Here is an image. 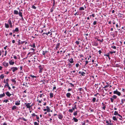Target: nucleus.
I'll return each instance as SVG.
<instances>
[{"label":"nucleus","mask_w":125,"mask_h":125,"mask_svg":"<svg viewBox=\"0 0 125 125\" xmlns=\"http://www.w3.org/2000/svg\"><path fill=\"white\" fill-rule=\"evenodd\" d=\"M31 103H25L24 104L27 108H29V110L30 109V108L32 106V105H30Z\"/></svg>","instance_id":"obj_1"},{"label":"nucleus","mask_w":125,"mask_h":125,"mask_svg":"<svg viewBox=\"0 0 125 125\" xmlns=\"http://www.w3.org/2000/svg\"><path fill=\"white\" fill-rule=\"evenodd\" d=\"M113 93L114 94H117L119 96H120L121 95V93L118 91L117 89L113 92Z\"/></svg>","instance_id":"obj_2"},{"label":"nucleus","mask_w":125,"mask_h":125,"mask_svg":"<svg viewBox=\"0 0 125 125\" xmlns=\"http://www.w3.org/2000/svg\"><path fill=\"white\" fill-rule=\"evenodd\" d=\"M38 68L39 69V73H42V70H43V68L42 67V65H40L39 66H38Z\"/></svg>","instance_id":"obj_3"},{"label":"nucleus","mask_w":125,"mask_h":125,"mask_svg":"<svg viewBox=\"0 0 125 125\" xmlns=\"http://www.w3.org/2000/svg\"><path fill=\"white\" fill-rule=\"evenodd\" d=\"M10 69L12 70V71L13 72H14L18 70V68L16 67H12L10 68Z\"/></svg>","instance_id":"obj_4"},{"label":"nucleus","mask_w":125,"mask_h":125,"mask_svg":"<svg viewBox=\"0 0 125 125\" xmlns=\"http://www.w3.org/2000/svg\"><path fill=\"white\" fill-rule=\"evenodd\" d=\"M17 42H18V45H21V44H22L24 43V41H21L20 39H18Z\"/></svg>","instance_id":"obj_5"},{"label":"nucleus","mask_w":125,"mask_h":125,"mask_svg":"<svg viewBox=\"0 0 125 125\" xmlns=\"http://www.w3.org/2000/svg\"><path fill=\"white\" fill-rule=\"evenodd\" d=\"M106 123V125H112V123H111V121L110 120H105Z\"/></svg>","instance_id":"obj_6"},{"label":"nucleus","mask_w":125,"mask_h":125,"mask_svg":"<svg viewBox=\"0 0 125 125\" xmlns=\"http://www.w3.org/2000/svg\"><path fill=\"white\" fill-rule=\"evenodd\" d=\"M2 65L4 66L6 68L9 66V64L8 62H5L2 63Z\"/></svg>","instance_id":"obj_7"},{"label":"nucleus","mask_w":125,"mask_h":125,"mask_svg":"<svg viewBox=\"0 0 125 125\" xmlns=\"http://www.w3.org/2000/svg\"><path fill=\"white\" fill-rule=\"evenodd\" d=\"M58 118L62 120L63 117V115L61 113H59L58 115Z\"/></svg>","instance_id":"obj_8"},{"label":"nucleus","mask_w":125,"mask_h":125,"mask_svg":"<svg viewBox=\"0 0 125 125\" xmlns=\"http://www.w3.org/2000/svg\"><path fill=\"white\" fill-rule=\"evenodd\" d=\"M6 86L8 87V88L9 89V90H10L11 89V88L9 86V84L8 83L6 82V84L4 86V87H5Z\"/></svg>","instance_id":"obj_9"},{"label":"nucleus","mask_w":125,"mask_h":125,"mask_svg":"<svg viewBox=\"0 0 125 125\" xmlns=\"http://www.w3.org/2000/svg\"><path fill=\"white\" fill-rule=\"evenodd\" d=\"M45 96L44 95L43 93L42 94H40L38 95V96L37 97V98H38L39 97L40 98H42L43 97H44Z\"/></svg>","instance_id":"obj_10"},{"label":"nucleus","mask_w":125,"mask_h":125,"mask_svg":"<svg viewBox=\"0 0 125 125\" xmlns=\"http://www.w3.org/2000/svg\"><path fill=\"white\" fill-rule=\"evenodd\" d=\"M9 62L10 64L11 65H13L14 64V62L12 60L9 61Z\"/></svg>","instance_id":"obj_11"},{"label":"nucleus","mask_w":125,"mask_h":125,"mask_svg":"<svg viewBox=\"0 0 125 125\" xmlns=\"http://www.w3.org/2000/svg\"><path fill=\"white\" fill-rule=\"evenodd\" d=\"M6 95L9 97H10L11 95V94L10 93L9 91H7L5 93Z\"/></svg>","instance_id":"obj_12"},{"label":"nucleus","mask_w":125,"mask_h":125,"mask_svg":"<svg viewBox=\"0 0 125 125\" xmlns=\"http://www.w3.org/2000/svg\"><path fill=\"white\" fill-rule=\"evenodd\" d=\"M79 73L80 74H81L82 76H84L85 74V73L84 72H81V71H79Z\"/></svg>","instance_id":"obj_13"},{"label":"nucleus","mask_w":125,"mask_h":125,"mask_svg":"<svg viewBox=\"0 0 125 125\" xmlns=\"http://www.w3.org/2000/svg\"><path fill=\"white\" fill-rule=\"evenodd\" d=\"M20 104V101H16L15 103V104L17 105L18 106Z\"/></svg>","instance_id":"obj_14"},{"label":"nucleus","mask_w":125,"mask_h":125,"mask_svg":"<svg viewBox=\"0 0 125 125\" xmlns=\"http://www.w3.org/2000/svg\"><path fill=\"white\" fill-rule=\"evenodd\" d=\"M102 105L103 106V107L102 108V109L104 110H105L106 108V105L105 104L103 103H102Z\"/></svg>","instance_id":"obj_15"},{"label":"nucleus","mask_w":125,"mask_h":125,"mask_svg":"<svg viewBox=\"0 0 125 125\" xmlns=\"http://www.w3.org/2000/svg\"><path fill=\"white\" fill-rule=\"evenodd\" d=\"M71 95V94L70 93H68L66 94V96L67 98H69L70 97Z\"/></svg>","instance_id":"obj_16"},{"label":"nucleus","mask_w":125,"mask_h":125,"mask_svg":"<svg viewBox=\"0 0 125 125\" xmlns=\"http://www.w3.org/2000/svg\"><path fill=\"white\" fill-rule=\"evenodd\" d=\"M124 103H125V99H121V103L120 104L122 105Z\"/></svg>","instance_id":"obj_17"},{"label":"nucleus","mask_w":125,"mask_h":125,"mask_svg":"<svg viewBox=\"0 0 125 125\" xmlns=\"http://www.w3.org/2000/svg\"><path fill=\"white\" fill-rule=\"evenodd\" d=\"M60 43H58L56 44V46L55 47L56 49V50H57L58 48H59L60 46Z\"/></svg>","instance_id":"obj_18"},{"label":"nucleus","mask_w":125,"mask_h":125,"mask_svg":"<svg viewBox=\"0 0 125 125\" xmlns=\"http://www.w3.org/2000/svg\"><path fill=\"white\" fill-rule=\"evenodd\" d=\"M69 61L70 63H72L74 62V61L73 60V59L71 58L69 60Z\"/></svg>","instance_id":"obj_19"},{"label":"nucleus","mask_w":125,"mask_h":125,"mask_svg":"<svg viewBox=\"0 0 125 125\" xmlns=\"http://www.w3.org/2000/svg\"><path fill=\"white\" fill-rule=\"evenodd\" d=\"M30 46L31 47H32L34 48H35L36 47V46L35 43H34L32 45H30Z\"/></svg>","instance_id":"obj_20"},{"label":"nucleus","mask_w":125,"mask_h":125,"mask_svg":"<svg viewBox=\"0 0 125 125\" xmlns=\"http://www.w3.org/2000/svg\"><path fill=\"white\" fill-rule=\"evenodd\" d=\"M5 96V94L4 93H3L2 94H0V98H1L2 97Z\"/></svg>","instance_id":"obj_21"},{"label":"nucleus","mask_w":125,"mask_h":125,"mask_svg":"<svg viewBox=\"0 0 125 125\" xmlns=\"http://www.w3.org/2000/svg\"><path fill=\"white\" fill-rule=\"evenodd\" d=\"M14 14L17 15L18 14V12L17 10H14Z\"/></svg>","instance_id":"obj_22"},{"label":"nucleus","mask_w":125,"mask_h":125,"mask_svg":"<svg viewBox=\"0 0 125 125\" xmlns=\"http://www.w3.org/2000/svg\"><path fill=\"white\" fill-rule=\"evenodd\" d=\"M16 79V78H15L14 79H12L11 80V81L12 82L14 83L15 84L16 83V81L15 80Z\"/></svg>","instance_id":"obj_23"},{"label":"nucleus","mask_w":125,"mask_h":125,"mask_svg":"<svg viewBox=\"0 0 125 125\" xmlns=\"http://www.w3.org/2000/svg\"><path fill=\"white\" fill-rule=\"evenodd\" d=\"M112 119L113 120L115 121H117V119L116 116H114L113 117Z\"/></svg>","instance_id":"obj_24"},{"label":"nucleus","mask_w":125,"mask_h":125,"mask_svg":"<svg viewBox=\"0 0 125 125\" xmlns=\"http://www.w3.org/2000/svg\"><path fill=\"white\" fill-rule=\"evenodd\" d=\"M17 106L15 105L13 106L12 108V110H14L15 109H16L17 108Z\"/></svg>","instance_id":"obj_25"},{"label":"nucleus","mask_w":125,"mask_h":125,"mask_svg":"<svg viewBox=\"0 0 125 125\" xmlns=\"http://www.w3.org/2000/svg\"><path fill=\"white\" fill-rule=\"evenodd\" d=\"M5 27L7 28H8L9 27V26L8 24L5 23Z\"/></svg>","instance_id":"obj_26"},{"label":"nucleus","mask_w":125,"mask_h":125,"mask_svg":"<svg viewBox=\"0 0 125 125\" xmlns=\"http://www.w3.org/2000/svg\"><path fill=\"white\" fill-rule=\"evenodd\" d=\"M46 107L47 108V112H50V109L49 107L48 106H47Z\"/></svg>","instance_id":"obj_27"},{"label":"nucleus","mask_w":125,"mask_h":125,"mask_svg":"<svg viewBox=\"0 0 125 125\" xmlns=\"http://www.w3.org/2000/svg\"><path fill=\"white\" fill-rule=\"evenodd\" d=\"M95 39H97V40L98 41H100L101 42H103V39H102L101 40L99 39H98L96 38H95Z\"/></svg>","instance_id":"obj_28"},{"label":"nucleus","mask_w":125,"mask_h":125,"mask_svg":"<svg viewBox=\"0 0 125 125\" xmlns=\"http://www.w3.org/2000/svg\"><path fill=\"white\" fill-rule=\"evenodd\" d=\"M53 94L52 93H50V98H52L53 97Z\"/></svg>","instance_id":"obj_29"},{"label":"nucleus","mask_w":125,"mask_h":125,"mask_svg":"<svg viewBox=\"0 0 125 125\" xmlns=\"http://www.w3.org/2000/svg\"><path fill=\"white\" fill-rule=\"evenodd\" d=\"M18 14L19 16L21 17H22V12L20 11L19 13H18Z\"/></svg>","instance_id":"obj_30"},{"label":"nucleus","mask_w":125,"mask_h":125,"mask_svg":"<svg viewBox=\"0 0 125 125\" xmlns=\"http://www.w3.org/2000/svg\"><path fill=\"white\" fill-rule=\"evenodd\" d=\"M8 22L10 25L12 24V22L10 20V19H9L8 20Z\"/></svg>","instance_id":"obj_31"},{"label":"nucleus","mask_w":125,"mask_h":125,"mask_svg":"<svg viewBox=\"0 0 125 125\" xmlns=\"http://www.w3.org/2000/svg\"><path fill=\"white\" fill-rule=\"evenodd\" d=\"M19 119H22L23 121H26L27 120V119H25L23 117H20Z\"/></svg>","instance_id":"obj_32"},{"label":"nucleus","mask_w":125,"mask_h":125,"mask_svg":"<svg viewBox=\"0 0 125 125\" xmlns=\"http://www.w3.org/2000/svg\"><path fill=\"white\" fill-rule=\"evenodd\" d=\"M118 111H115L114 113V115H118Z\"/></svg>","instance_id":"obj_33"},{"label":"nucleus","mask_w":125,"mask_h":125,"mask_svg":"<svg viewBox=\"0 0 125 125\" xmlns=\"http://www.w3.org/2000/svg\"><path fill=\"white\" fill-rule=\"evenodd\" d=\"M79 10H84V8L83 7H80L79 8Z\"/></svg>","instance_id":"obj_34"},{"label":"nucleus","mask_w":125,"mask_h":125,"mask_svg":"<svg viewBox=\"0 0 125 125\" xmlns=\"http://www.w3.org/2000/svg\"><path fill=\"white\" fill-rule=\"evenodd\" d=\"M73 119L74 120V122H77L78 121V120L75 117H73Z\"/></svg>","instance_id":"obj_35"},{"label":"nucleus","mask_w":125,"mask_h":125,"mask_svg":"<svg viewBox=\"0 0 125 125\" xmlns=\"http://www.w3.org/2000/svg\"><path fill=\"white\" fill-rule=\"evenodd\" d=\"M48 51H47L46 50L45 51H43L42 53V54L43 55H44L45 54V53H47Z\"/></svg>","instance_id":"obj_36"},{"label":"nucleus","mask_w":125,"mask_h":125,"mask_svg":"<svg viewBox=\"0 0 125 125\" xmlns=\"http://www.w3.org/2000/svg\"><path fill=\"white\" fill-rule=\"evenodd\" d=\"M37 101L39 103H41L42 102V100L41 99V100H39L38 98H37Z\"/></svg>","instance_id":"obj_37"},{"label":"nucleus","mask_w":125,"mask_h":125,"mask_svg":"<svg viewBox=\"0 0 125 125\" xmlns=\"http://www.w3.org/2000/svg\"><path fill=\"white\" fill-rule=\"evenodd\" d=\"M4 77V76L3 74H1L0 76V78L1 79H3Z\"/></svg>","instance_id":"obj_38"},{"label":"nucleus","mask_w":125,"mask_h":125,"mask_svg":"<svg viewBox=\"0 0 125 125\" xmlns=\"http://www.w3.org/2000/svg\"><path fill=\"white\" fill-rule=\"evenodd\" d=\"M15 31L16 32H18L19 31V28L18 27H16V28L15 29Z\"/></svg>","instance_id":"obj_39"},{"label":"nucleus","mask_w":125,"mask_h":125,"mask_svg":"<svg viewBox=\"0 0 125 125\" xmlns=\"http://www.w3.org/2000/svg\"><path fill=\"white\" fill-rule=\"evenodd\" d=\"M96 100V99L94 97L92 99V101L94 102H95V101Z\"/></svg>","instance_id":"obj_40"},{"label":"nucleus","mask_w":125,"mask_h":125,"mask_svg":"<svg viewBox=\"0 0 125 125\" xmlns=\"http://www.w3.org/2000/svg\"><path fill=\"white\" fill-rule=\"evenodd\" d=\"M75 43L77 45H78L80 43V41H76Z\"/></svg>","instance_id":"obj_41"},{"label":"nucleus","mask_w":125,"mask_h":125,"mask_svg":"<svg viewBox=\"0 0 125 125\" xmlns=\"http://www.w3.org/2000/svg\"><path fill=\"white\" fill-rule=\"evenodd\" d=\"M112 98L114 99H115L117 98V96L115 95H113L112 96Z\"/></svg>","instance_id":"obj_42"},{"label":"nucleus","mask_w":125,"mask_h":125,"mask_svg":"<svg viewBox=\"0 0 125 125\" xmlns=\"http://www.w3.org/2000/svg\"><path fill=\"white\" fill-rule=\"evenodd\" d=\"M80 65H79V64L78 63H76L75 65V66L77 68L79 66H80Z\"/></svg>","instance_id":"obj_43"},{"label":"nucleus","mask_w":125,"mask_h":125,"mask_svg":"<svg viewBox=\"0 0 125 125\" xmlns=\"http://www.w3.org/2000/svg\"><path fill=\"white\" fill-rule=\"evenodd\" d=\"M109 53H107V54H105L104 55V56H107L108 57H109Z\"/></svg>","instance_id":"obj_44"},{"label":"nucleus","mask_w":125,"mask_h":125,"mask_svg":"<svg viewBox=\"0 0 125 125\" xmlns=\"http://www.w3.org/2000/svg\"><path fill=\"white\" fill-rule=\"evenodd\" d=\"M50 31H51V32H50V31H48V34H50V35H52V31H51V30H50Z\"/></svg>","instance_id":"obj_45"},{"label":"nucleus","mask_w":125,"mask_h":125,"mask_svg":"<svg viewBox=\"0 0 125 125\" xmlns=\"http://www.w3.org/2000/svg\"><path fill=\"white\" fill-rule=\"evenodd\" d=\"M30 76L32 78H36V76H35L34 75H30Z\"/></svg>","instance_id":"obj_46"},{"label":"nucleus","mask_w":125,"mask_h":125,"mask_svg":"<svg viewBox=\"0 0 125 125\" xmlns=\"http://www.w3.org/2000/svg\"><path fill=\"white\" fill-rule=\"evenodd\" d=\"M34 125H39V123H37V122H34Z\"/></svg>","instance_id":"obj_47"},{"label":"nucleus","mask_w":125,"mask_h":125,"mask_svg":"<svg viewBox=\"0 0 125 125\" xmlns=\"http://www.w3.org/2000/svg\"><path fill=\"white\" fill-rule=\"evenodd\" d=\"M9 101L8 100L6 99L3 101V102H5L6 103H7Z\"/></svg>","instance_id":"obj_48"},{"label":"nucleus","mask_w":125,"mask_h":125,"mask_svg":"<svg viewBox=\"0 0 125 125\" xmlns=\"http://www.w3.org/2000/svg\"><path fill=\"white\" fill-rule=\"evenodd\" d=\"M31 8L32 9H36V7L34 5H33L32 6Z\"/></svg>","instance_id":"obj_49"},{"label":"nucleus","mask_w":125,"mask_h":125,"mask_svg":"<svg viewBox=\"0 0 125 125\" xmlns=\"http://www.w3.org/2000/svg\"><path fill=\"white\" fill-rule=\"evenodd\" d=\"M110 99L111 102L112 103H113L114 102V99L112 98H111Z\"/></svg>","instance_id":"obj_50"},{"label":"nucleus","mask_w":125,"mask_h":125,"mask_svg":"<svg viewBox=\"0 0 125 125\" xmlns=\"http://www.w3.org/2000/svg\"><path fill=\"white\" fill-rule=\"evenodd\" d=\"M111 48L114 49H116V47L115 46H112Z\"/></svg>","instance_id":"obj_51"},{"label":"nucleus","mask_w":125,"mask_h":125,"mask_svg":"<svg viewBox=\"0 0 125 125\" xmlns=\"http://www.w3.org/2000/svg\"><path fill=\"white\" fill-rule=\"evenodd\" d=\"M95 16V15L94 13L92 15H90V17L92 16L93 17H94Z\"/></svg>","instance_id":"obj_52"},{"label":"nucleus","mask_w":125,"mask_h":125,"mask_svg":"<svg viewBox=\"0 0 125 125\" xmlns=\"http://www.w3.org/2000/svg\"><path fill=\"white\" fill-rule=\"evenodd\" d=\"M97 24V21H94L93 23V24L94 25H95Z\"/></svg>","instance_id":"obj_53"},{"label":"nucleus","mask_w":125,"mask_h":125,"mask_svg":"<svg viewBox=\"0 0 125 125\" xmlns=\"http://www.w3.org/2000/svg\"><path fill=\"white\" fill-rule=\"evenodd\" d=\"M36 115H36L34 113H33L31 115L32 117H34L35 116H36Z\"/></svg>","instance_id":"obj_54"},{"label":"nucleus","mask_w":125,"mask_h":125,"mask_svg":"<svg viewBox=\"0 0 125 125\" xmlns=\"http://www.w3.org/2000/svg\"><path fill=\"white\" fill-rule=\"evenodd\" d=\"M88 62V61H85V65H86L87 64H88V62Z\"/></svg>","instance_id":"obj_55"},{"label":"nucleus","mask_w":125,"mask_h":125,"mask_svg":"<svg viewBox=\"0 0 125 125\" xmlns=\"http://www.w3.org/2000/svg\"><path fill=\"white\" fill-rule=\"evenodd\" d=\"M22 68H23V66H20V70L21 71L22 70Z\"/></svg>","instance_id":"obj_56"},{"label":"nucleus","mask_w":125,"mask_h":125,"mask_svg":"<svg viewBox=\"0 0 125 125\" xmlns=\"http://www.w3.org/2000/svg\"><path fill=\"white\" fill-rule=\"evenodd\" d=\"M69 111L71 113H72L73 112V111L72 109H70L69 110Z\"/></svg>","instance_id":"obj_57"},{"label":"nucleus","mask_w":125,"mask_h":125,"mask_svg":"<svg viewBox=\"0 0 125 125\" xmlns=\"http://www.w3.org/2000/svg\"><path fill=\"white\" fill-rule=\"evenodd\" d=\"M13 58L14 59H17V57L16 56L14 55H13Z\"/></svg>","instance_id":"obj_58"},{"label":"nucleus","mask_w":125,"mask_h":125,"mask_svg":"<svg viewBox=\"0 0 125 125\" xmlns=\"http://www.w3.org/2000/svg\"><path fill=\"white\" fill-rule=\"evenodd\" d=\"M69 84L71 85H72V86H71V87H73L74 86V84H73L72 83H69Z\"/></svg>","instance_id":"obj_59"},{"label":"nucleus","mask_w":125,"mask_h":125,"mask_svg":"<svg viewBox=\"0 0 125 125\" xmlns=\"http://www.w3.org/2000/svg\"><path fill=\"white\" fill-rule=\"evenodd\" d=\"M46 34L47 35H48V33H43L42 34V35L43 36V34Z\"/></svg>","instance_id":"obj_60"},{"label":"nucleus","mask_w":125,"mask_h":125,"mask_svg":"<svg viewBox=\"0 0 125 125\" xmlns=\"http://www.w3.org/2000/svg\"><path fill=\"white\" fill-rule=\"evenodd\" d=\"M115 67H119V65L118 64H116L115 65Z\"/></svg>","instance_id":"obj_61"},{"label":"nucleus","mask_w":125,"mask_h":125,"mask_svg":"<svg viewBox=\"0 0 125 125\" xmlns=\"http://www.w3.org/2000/svg\"><path fill=\"white\" fill-rule=\"evenodd\" d=\"M88 62H90L91 61V60L89 58H88Z\"/></svg>","instance_id":"obj_62"},{"label":"nucleus","mask_w":125,"mask_h":125,"mask_svg":"<svg viewBox=\"0 0 125 125\" xmlns=\"http://www.w3.org/2000/svg\"><path fill=\"white\" fill-rule=\"evenodd\" d=\"M36 118L37 119L39 120V116H38L37 115H36Z\"/></svg>","instance_id":"obj_63"},{"label":"nucleus","mask_w":125,"mask_h":125,"mask_svg":"<svg viewBox=\"0 0 125 125\" xmlns=\"http://www.w3.org/2000/svg\"><path fill=\"white\" fill-rule=\"evenodd\" d=\"M77 114V113H76V112H75L73 113V115H74L75 116Z\"/></svg>","instance_id":"obj_64"}]
</instances>
